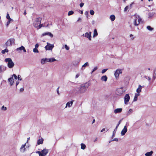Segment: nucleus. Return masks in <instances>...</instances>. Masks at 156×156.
Here are the masks:
<instances>
[{"label":"nucleus","instance_id":"1","mask_svg":"<svg viewBox=\"0 0 156 156\" xmlns=\"http://www.w3.org/2000/svg\"><path fill=\"white\" fill-rule=\"evenodd\" d=\"M133 21L131 24L130 25V28L132 29L134 28L133 26H135L139 25L142 19L140 16L137 15H135L132 17Z\"/></svg>","mask_w":156,"mask_h":156},{"label":"nucleus","instance_id":"2","mask_svg":"<svg viewBox=\"0 0 156 156\" xmlns=\"http://www.w3.org/2000/svg\"><path fill=\"white\" fill-rule=\"evenodd\" d=\"M89 86V83H86L80 85L79 92L80 93H83L85 92Z\"/></svg>","mask_w":156,"mask_h":156},{"label":"nucleus","instance_id":"3","mask_svg":"<svg viewBox=\"0 0 156 156\" xmlns=\"http://www.w3.org/2000/svg\"><path fill=\"white\" fill-rule=\"evenodd\" d=\"M5 61L7 62V65L10 68H12L14 66V64L12 61L11 59L10 58H6L5 59Z\"/></svg>","mask_w":156,"mask_h":156},{"label":"nucleus","instance_id":"4","mask_svg":"<svg viewBox=\"0 0 156 156\" xmlns=\"http://www.w3.org/2000/svg\"><path fill=\"white\" fill-rule=\"evenodd\" d=\"M41 19L40 18H38L36 19L34 21L33 23V25L34 27L38 28L39 25L41 23Z\"/></svg>","mask_w":156,"mask_h":156},{"label":"nucleus","instance_id":"5","mask_svg":"<svg viewBox=\"0 0 156 156\" xmlns=\"http://www.w3.org/2000/svg\"><path fill=\"white\" fill-rule=\"evenodd\" d=\"M125 90L123 87L119 88L116 91V94L118 95H121L125 92Z\"/></svg>","mask_w":156,"mask_h":156},{"label":"nucleus","instance_id":"6","mask_svg":"<svg viewBox=\"0 0 156 156\" xmlns=\"http://www.w3.org/2000/svg\"><path fill=\"white\" fill-rule=\"evenodd\" d=\"M15 40L12 38L9 39L6 42L5 44L7 47L11 46L14 43Z\"/></svg>","mask_w":156,"mask_h":156},{"label":"nucleus","instance_id":"7","mask_svg":"<svg viewBox=\"0 0 156 156\" xmlns=\"http://www.w3.org/2000/svg\"><path fill=\"white\" fill-rule=\"evenodd\" d=\"M47 45L45 47L46 50H51L54 47L53 44H51L49 43H47Z\"/></svg>","mask_w":156,"mask_h":156},{"label":"nucleus","instance_id":"8","mask_svg":"<svg viewBox=\"0 0 156 156\" xmlns=\"http://www.w3.org/2000/svg\"><path fill=\"white\" fill-rule=\"evenodd\" d=\"M122 73V70L121 69H117L114 73L116 79L118 78L119 74H121Z\"/></svg>","mask_w":156,"mask_h":156},{"label":"nucleus","instance_id":"9","mask_svg":"<svg viewBox=\"0 0 156 156\" xmlns=\"http://www.w3.org/2000/svg\"><path fill=\"white\" fill-rule=\"evenodd\" d=\"M91 32H89V33L86 32L84 34H83V37H85L87 38H88L89 40L90 41L91 40Z\"/></svg>","mask_w":156,"mask_h":156},{"label":"nucleus","instance_id":"10","mask_svg":"<svg viewBox=\"0 0 156 156\" xmlns=\"http://www.w3.org/2000/svg\"><path fill=\"white\" fill-rule=\"evenodd\" d=\"M130 97L129 95L128 94H126L124 97V102L125 104H127L128 102L129 101Z\"/></svg>","mask_w":156,"mask_h":156},{"label":"nucleus","instance_id":"11","mask_svg":"<svg viewBox=\"0 0 156 156\" xmlns=\"http://www.w3.org/2000/svg\"><path fill=\"white\" fill-rule=\"evenodd\" d=\"M127 131V127L126 126H124L123 129L122 130L121 134L122 136L124 135Z\"/></svg>","mask_w":156,"mask_h":156},{"label":"nucleus","instance_id":"12","mask_svg":"<svg viewBox=\"0 0 156 156\" xmlns=\"http://www.w3.org/2000/svg\"><path fill=\"white\" fill-rule=\"evenodd\" d=\"M16 51H21L22 50H23V52H26V50L25 48H24V47H23V46H21V47L20 48H17L16 49Z\"/></svg>","mask_w":156,"mask_h":156},{"label":"nucleus","instance_id":"13","mask_svg":"<svg viewBox=\"0 0 156 156\" xmlns=\"http://www.w3.org/2000/svg\"><path fill=\"white\" fill-rule=\"evenodd\" d=\"M73 101H69L67 103L65 108H67V107H68L69 108L70 107L73 105Z\"/></svg>","mask_w":156,"mask_h":156},{"label":"nucleus","instance_id":"14","mask_svg":"<svg viewBox=\"0 0 156 156\" xmlns=\"http://www.w3.org/2000/svg\"><path fill=\"white\" fill-rule=\"evenodd\" d=\"M26 143L22 145L20 149V150L21 152H23L25 151L26 148H25V147L26 146Z\"/></svg>","mask_w":156,"mask_h":156},{"label":"nucleus","instance_id":"15","mask_svg":"<svg viewBox=\"0 0 156 156\" xmlns=\"http://www.w3.org/2000/svg\"><path fill=\"white\" fill-rule=\"evenodd\" d=\"M48 152V150L45 149L41 151V156H44L45 155L47 154Z\"/></svg>","mask_w":156,"mask_h":156},{"label":"nucleus","instance_id":"16","mask_svg":"<svg viewBox=\"0 0 156 156\" xmlns=\"http://www.w3.org/2000/svg\"><path fill=\"white\" fill-rule=\"evenodd\" d=\"M46 35H48L50 36L51 37H53V34L50 32H46L43 33L42 34V36H44Z\"/></svg>","mask_w":156,"mask_h":156},{"label":"nucleus","instance_id":"17","mask_svg":"<svg viewBox=\"0 0 156 156\" xmlns=\"http://www.w3.org/2000/svg\"><path fill=\"white\" fill-rule=\"evenodd\" d=\"M8 81L9 83V84L11 86L14 83V79L13 77L9 78Z\"/></svg>","mask_w":156,"mask_h":156},{"label":"nucleus","instance_id":"18","mask_svg":"<svg viewBox=\"0 0 156 156\" xmlns=\"http://www.w3.org/2000/svg\"><path fill=\"white\" fill-rule=\"evenodd\" d=\"M142 88V87L140 85H139L138 88L137 89L136 92L137 93L140 94L141 92V90Z\"/></svg>","mask_w":156,"mask_h":156},{"label":"nucleus","instance_id":"19","mask_svg":"<svg viewBox=\"0 0 156 156\" xmlns=\"http://www.w3.org/2000/svg\"><path fill=\"white\" fill-rule=\"evenodd\" d=\"M122 111V108H119L116 109L114 110V112L115 114H117L118 113H120Z\"/></svg>","mask_w":156,"mask_h":156},{"label":"nucleus","instance_id":"20","mask_svg":"<svg viewBox=\"0 0 156 156\" xmlns=\"http://www.w3.org/2000/svg\"><path fill=\"white\" fill-rule=\"evenodd\" d=\"M107 79L108 78L106 75L103 76L101 78V80L105 82H106L107 81Z\"/></svg>","mask_w":156,"mask_h":156},{"label":"nucleus","instance_id":"21","mask_svg":"<svg viewBox=\"0 0 156 156\" xmlns=\"http://www.w3.org/2000/svg\"><path fill=\"white\" fill-rule=\"evenodd\" d=\"M140 95V94L136 93L133 99V101H136L137 100V97Z\"/></svg>","mask_w":156,"mask_h":156},{"label":"nucleus","instance_id":"22","mask_svg":"<svg viewBox=\"0 0 156 156\" xmlns=\"http://www.w3.org/2000/svg\"><path fill=\"white\" fill-rule=\"evenodd\" d=\"M43 139L42 138H41L40 139H39L37 141V144L38 145H39L40 144H43Z\"/></svg>","mask_w":156,"mask_h":156},{"label":"nucleus","instance_id":"23","mask_svg":"<svg viewBox=\"0 0 156 156\" xmlns=\"http://www.w3.org/2000/svg\"><path fill=\"white\" fill-rule=\"evenodd\" d=\"M56 61L54 58H48V62H51Z\"/></svg>","mask_w":156,"mask_h":156},{"label":"nucleus","instance_id":"24","mask_svg":"<svg viewBox=\"0 0 156 156\" xmlns=\"http://www.w3.org/2000/svg\"><path fill=\"white\" fill-rule=\"evenodd\" d=\"M89 66V63L88 62H87L85 63L84 65H83L82 66L81 69L82 70H83L84 69V68L86 66Z\"/></svg>","mask_w":156,"mask_h":156},{"label":"nucleus","instance_id":"25","mask_svg":"<svg viewBox=\"0 0 156 156\" xmlns=\"http://www.w3.org/2000/svg\"><path fill=\"white\" fill-rule=\"evenodd\" d=\"M153 153V151H151L150 152H148L146 153L145 155L146 156H151L152 155V154Z\"/></svg>","mask_w":156,"mask_h":156},{"label":"nucleus","instance_id":"26","mask_svg":"<svg viewBox=\"0 0 156 156\" xmlns=\"http://www.w3.org/2000/svg\"><path fill=\"white\" fill-rule=\"evenodd\" d=\"M98 35V33L96 29H95L94 31L93 37H94L97 36Z\"/></svg>","mask_w":156,"mask_h":156},{"label":"nucleus","instance_id":"27","mask_svg":"<svg viewBox=\"0 0 156 156\" xmlns=\"http://www.w3.org/2000/svg\"><path fill=\"white\" fill-rule=\"evenodd\" d=\"M86 147L85 145L83 143L81 144V149L84 150Z\"/></svg>","mask_w":156,"mask_h":156},{"label":"nucleus","instance_id":"28","mask_svg":"<svg viewBox=\"0 0 156 156\" xmlns=\"http://www.w3.org/2000/svg\"><path fill=\"white\" fill-rule=\"evenodd\" d=\"M110 18L112 21H114L115 19V16L114 15H112L110 16Z\"/></svg>","mask_w":156,"mask_h":156},{"label":"nucleus","instance_id":"29","mask_svg":"<svg viewBox=\"0 0 156 156\" xmlns=\"http://www.w3.org/2000/svg\"><path fill=\"white\" fill-rule=\"evenodd\" d=\"M8 51H8V49L7 48H5V49H4V50H2V51L1 52L3 54H5V52H8Z\"/></svg>","mask_w":156,"mask_h":156},{"label":"nucleus","instance_id":"30","mask_svg":"<svg viewBox=\"0 0 156 156\" xmlns=\"http://www.w3.org/2000/svg\"><path fill=\"white\" fill-rule=\"evenodd\" d=\"M133 111V110L132 109H130L127 112V115H128L131 114L132 113Z\"/></svg>","mask_w":156,"mask_h":156},{"label":"nucleus","instance_id":"31","mask_svg":"<svg viewBox=\"0 0 156 156\" xmlns=\"http://www.w3.org/2000/svg\"><path fill=\"white\" fill-rule=\"evenodd\" d=\"M147 30L150 31H152L153 29L150 26H147Z\"/></svg>","mask_w":156,"mask_h":156},{"label":"nucleus","instance_id":"32","mask_svg":"<svg viewBox=\"0 0 156 156\" xmlns=\"http://www.w3.org/2000/svg\"><path fill=\"white\" fill-rule=\"evenodd\" d=\"M33 52L34 53H38L39 51L37 49V48H34L33 50Z\"/></svg>","mask_w":156,"mask_h":156},{"label":"nucleus","instance_id":"33","mask_svg":"<svg viewBox=\"0 0 156 156\" xmlns=\"http://www.w3.org/2000/svg\"><path fill=\"white\" fill-rule=\"evenodd\" d=\"M154 13L153 12L150 13L149 14V17L151 18L154 15Z\"/></svg>","mask_w":156,"mask_h":156},{"label":"nucleus","instance_id":"34","mask_svg":"<svg viewBox=\"0 0 156 156\" xmlns=\"http://www.w3.org/2000/svg\"><path fill=\"white\" fill-rule=\"evenodd\" d=\"M73 11H69L68 13V16H70L72 15L73 14Z\"/></svg>","mask_w":156,"mask_h":156},{"label":"nucleus","instance_id":"35","mask_svg":"<svg viewBox=\"0 0 156 156\" xmlns=\"http://www.w3.org/2000/svg\"><path fill=\"white\" fill-rule=\"evenodd\" d=\"M41 63L42 64H44L46 63L45 60L44 58L41 59Z\"/></svg>","mask_w":156,"mask_h":156},{"label":"nucleus","instance_id":"36","mask_svg":"<svg viewBox=\"0 0 156 156\" xmlns=\"http://www.w3.org/2000/svg\"><path fill=\"white\" fill-rule=\"evenodd\" d=\"M3 69V66H0V73L2 72L3 71L5 70V69L4 70Z\"/></svg>","mask_w":156,"mask_h":156},{"label":"nucleus","instance_id":"37","mask_svg":"<svg viewBox=\"0 0 156 156\" xmlns=\"http://www.w3.org/2000/svg\"><path fill=\"white\" fill-rule=\"evenodd\" d=\"M98 69V67H95L92 70L91 72V73H92L94 72L95 70H97Z\"/></svg>","mask_w":156,"mask_h":156},{"label":"nucleus","instance_id":"38","mask_svg":"<svg viewBox=\"0 0 156 156\" xmlns=\"http://www.w3.org/2000/svg\"><path fill=\"white\" fill-rule=\"evenodd\" d=\"M117 129H116V127L115 129H114V131H113V135H112V137L114 136H115V133L116 132Z\"/></svg>","mask_w":156,"mask_h":156},{"label":"nucleus","instance_id":"39","mask_svg":"<svg viewBox=\"0 0 156 156\" xmlns=\"http://www.w3.org/2000/svg\"><path fill=\"white\" fill-rule=\"evenodd\" d=\"M90 13L91 15H93L94 14V12L93 10H91L90 11Z\"/></svg>","mask_w":156,"mask_h":156},{"label":"nucleus","instance_id":"40","mask_svg":"<svg viewBox=\"0 0 156 156\" xmlns=\"http://www.w3.org/2000/svg\"><path fill=\"white\" fill-rule=\"evenodd\" d=\"M128 9H129L128 6H127L126 7L124 8V12H126L127 11V10Z\"/></svg>","mask_w":156,"mask_h":156},{"label":"nucleus","instance_id":"41","mask_svg":"<svg viewBox=\"0 0 156 156\" xmlns=\"http://www.w3.org/2000/svg\"><path fill=\"white\" fill-rule=\"evenodd\" d=\"M108 70V69H103L101 71V73L103 74L107 70Z\"/></svg>","mask_w":156,"mask_h":156},{"label":"nucleus","instance_id":"42","mask_svg":"<svg viewBox=\"0 0 156 156\" xmlns=\"http://www.w3.org/2000/svg\"><path fill=\"white\" fill-rule=\"evenodd\" d=\"M65 47L66 50H69V47L66 44H65Z\"/></svg>","mask_w":156,"mask_h":156},{"label":"nucleus","instance_id":"43","mask_svg":"<svg viewBox=\"0 0 156 156\" xmlns=\"http://www.w3.org/2000/svg\"><path fill=\"white\" fill-rule=\"evenodd\" d=\"M154 78H156V69L155 70L154 74Z\"/></svg>","mask_w":156,"mask_h":156},{"label":"nucleus","instance_id":"44","mask_svg":"<svg viewBox=\"0 0 156 156\" xmlns=\"http://www.w3.org/2000/svg\"><path fill=\"white\" fill-rule=\"evenodd\" d=\"M12 77H13H13H14L15 79L16 80L17 79V76L15 74H13L12 76Z\"/></svg>","mask_w":156,"mask_h":156},{"label":"nucleus","instance_id":"45","mask_svg":"<svg viewBox=\"0 0 156 156\" xmlns=\"http://www.w3.org/2000/svg\"><path fill=\"white\" fill-rule=\"evenodd\" d=\"M59 87H58L57 89V92L58 95H60V93H59Z\"/></svg>","mask_w":156,"mask_h":156},{"label":"nucleus","instance_id":"46","mask_svg":"<svg viewBox=\"0 0 156 156\" xmlns=\"http://www.w3.org/2000/svg\"><path fill=\"white\" fill-rule=\"evenodd\" d=\"M6 107H4V106H2V109L4 111H5L6 110Z\"/></svg>","mask_w":156,"mask_h":156},{"label":"nucleus","instance_id":"47","mask_svg":"<svg viewBox=\"0 0 156 156\" xmlns=\"http://www.w3.org/2000/svg\"><path fill=\"white\" fill-rule=\"evenodd\" d=\"M144 77L147 79H148L149 81H150L151 80V78L149 77H148L146 76H144Z\"/></svg>","mask_w":156,"mask_h":156},{"label":"nucleus","instance_id":"48","mask_svg":"<svg viewBox=\"0 0 156 156\" xmlns=\"http://www.w3.org/2000/svg\"><path fill=\"white\" fill-rule=\"evenodd\" d=\"M6 18L8 19H9L10 18V16H9V14L8 13H7Z\"/></svg>","mask_w":156,"mask_h":156},{"label":"nucleus","instance_id":"49","mask_svg":"<svg viewBox=\"0 0 156 156\" xmlns=\"http://www.w3.org/2000/svg\"><path fill=\"white\" fill-rule=\"evenodd\" d=\"M82 21V19L80 18H79L77 21V22H81Z\"/></svg>","mask_w":156,"mask_h":156},{"label":"nucleus","instance_id":"50","mask_svg":"<svg viewBox=\"0 0 156 156\" xmlns=\"http://www.w3.org/2000/svg\"><path fill=\"white\" fill-rule=\"evenodd\" d=\"M43 24H41V23L39 25V27L38 28V29H40V28H41L42 27H43Z\"/></svg>","mask_w":156,"mask_h":156},{"label":"nucleus","instance_id":"51","mask_svg":"<svg viewBox=\"0 0 156 156\" xmlns=\"http://www.w3.org/2000/svg\"><path fill=\"white\" fill-rule=\"evenodd\" d=\"M121 120H120L119 121V122H118V124L117 125V126H116V129H117L118 126H119V125L120 124V123H121Z\"/></svg>","mask_w":156,"mask_h":156},{"label":"nucleus","instance_id":"52","mask_svg":"<svg viewBox=\"0 0 156 156\" xmlns=\"http://www.w3.org/2000/svg\"><path fill=\"white\" fill-rule=\"evenodd\" d=\"M37 153L39 154V156H41V152H40V151H37L36 152Z\"/></svg>","mask_w":156,"mask_h":156},{"label":"nucleus","instance_id":"53","mask_svg":"<svg viewBox=\"0 0 156 156\" xmlns=\"http://www.w3.org/2000/svg\"><path fill=\"white\" fill-rule=\"evenodd\" d=\"M80 74L79 73H77V74H76L75 76V78H78L79 76H80Z\"/></svg>","mask_w":156,"mask_h":156},{"label":"nucleus","instance_id":"54","mask_svg":"<svg viewBox=\"0 0 156 156\" xmlns=\"http://www.w3.org/2000/svg\"><path fill=\"white\" fill-rule=\"evenodd\" d=\"M84 5V3H81L80 4V6L81 7H82Z\"/></svg>","mask_w":156,"mask_h":156},{"label":"nucleus","instance_id":"55","mask_svg":"<svg viewBox=\"0 0 156 156\" xmlns=\"http://www.w3.org/2000/svg\"><path fill=\"white\" fill-rule=\"evenodd\" d=\"M38 47H39V44H35V48H37Z\"/></svg>","mask_w":156,"mask_h":156},{"label":"nucleus","instance_id":"56","mask_svg":"<svg viewBox=\"0 0 156 156\" xmlns=\"http://www.w3.org/2000/svg\"><path fill=\"white\" fill-rule=\"evenodd\" d=\"M44 60H45V62L46 63V62H48V58H44Z\"/></svg>","mask_w":156,"mask_h":156},{"label":"nucleus","instance_id":"57","mask_svg":"<svg viewBox=\"0 0 156 156\" xmlns=\"http://www.w3.org/2000/svg\"><path fill=\"white\" fill-rule=\"evenodd\" d=\"M118 141V139L117 138H115L112 141Z\"/></svg>","mask_w":156,"mask_h":156},{"label":"nucleus","instance_id":"58","mask_svg":"<svg viewBox=\"0 0 156 156\" xmlns=\"http://www.w3.org/2000/svg\"><path fill=\"white\" fill-rule=\"evenodd\" d=\"M21 77V76L20 75H18V79L19 80H22L21 78H20V77Z\"/></svg>","mask_w":156,"mask_h":156},{"label":"nucleus","instance_id":"59","mask_svg":"<svg viewBox=\"0 0 156 156\" xmlns=\"http://www.w3.org/2000/svg\"><path fill=\"white\" fill-rule=\"evenodd\" d=\"M24 89L23 88H21L20 89V92H23L24 91Z\"/></svg>","mask_w":156,"mask_h":156},{"label":"nucleus","instance_id":"60","mask_svg":"<svg viewBox=\"0 0 156 156\" xmlns=\"http://www.w3.org/2000/svg\"><path fill=\"white\" fill-rule=\"evenodd\" d=\"M19 81H16V86H17V85L19 84Z\"/></svg>","mask_w":156,"mask_h":156},{"label":"nucleus","instance_id":"61","mask_svg":"<svg viewBox=\"0 0 156 156\" xmlns=\"http://www.w3.org/2000/svg\"><path fill=\"white\" fill-rule=\"evenodd\" d=\"M9 20V21L10 22H11L12 21H13V20L11 18H10L9 19H8Z\"/></svg>","mask_w":156,"mask_h":156},{"label":"nucleus","instance_id":"62","mask_svg":"<svg viewBox=\"0 0 156 156\" xmlns=\"http://www.w3.org/2000/svg\"><path fill=\"white\" fill-rule=\"evenodd\" d=\"M10 23V22L8 21L7 23L6 26H8L9 25Z\"/></svg>","mask_w":156,"mask_h":156},{"label":"nucleus","instance_id":"63","mask_svg":"<svg viewBox=\"0 0 156 156\" xmlns=\"http://www.w3.org/2000/svg\"><path fill=\"white\" fill-rule=\"evenodd\" d=\"M133 4V2L132 3H131L130 5H129V6H130V8H131V7H132V5Z\"/></svg>","mask_w":156,"mask_h":156},{"label":"nucleus","instance_id":"64","mask_svg":"<svg viewBox=\"0 0 156 156\" xmlns=\"http://www.w3.org/2000/svg\"><path fill=\"white\" fill-rule=\"evenodd\" d=\"M105 128H103V129L101 130V132H103L104 131H105Z\"/></svg>","mask_w":156,"mask_h":156}]
</instances>
